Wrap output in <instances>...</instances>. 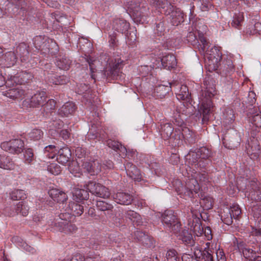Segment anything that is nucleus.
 <instances>
[{
	"label": "nucleus",
	"instance_id": "obj_50",
	"mask_svg": "<svg viewBox=\"0 0 261 261\" xmlns=\"http://www.w3.org/2000/svg\"><path fill=\"white\" fill-rule=\"evenodd\" d=\"M29 209L28 206L24 203L22 209H21V214L22 216H26L28 215Z\"/></svg>",
	"mask_w": 261,
	"mask_h": 261
},
{
	"label": "nucleus",
	"instance_id": "obj_10",
	"mask_svg": "<svg viewBox=\"0 0 261 261\" xmlns=\"http://www.w3.org/2000/svg\"><path fill=\"white\" fill-rule=\"evenodd\" d=\"M162 65L168 69H171L176 65L175 57L173 55H168L163 57L161 60Z\"/></svg>",
	"mask_w": 261,
	"mask_h": 261
},
{
	"label": "nucleus",
	"instance_id": "obj_30",
	"mask_svg": "<svg viewBox=\"0 0 261 261\" xmlns=\"http://www.w3.org/2000/svg\"><path fill=\"white\" fill-rule=\"evenodd\" d=\"M96 205L98 208L102 211H105L112 208V205L109 204L103 201H97Z\"/></svg>",
	"mask_w": 261,
	"mask_h": 261
},
{
	"label": "nucleus",
	"instance_id": "obj_42",
	"mask_svg": "<svg viewBox=\"0 0 261 261\" xmlns=\"http://www.w3.org/2000/svg\"><path fill=\"white\" fill-rule=\"evenodd\" d=\"M243 17H233L231 25L234 27H238L243 21Z\"/></svg>",
	"mask_w": 261,
	"mask_h": 261
},
{
	"label": "nucleus",
	"instance_id": "obj_7",
	"mask_svg": "<svg viewBox=\"0 0 261 261\" xmlns=\"http://www.w3.org/2000/svg\"><path fill=\"white\" fill-rule=\"evenodd\" d=\"M48 193L50 197L57 202L63 203L66 201L68 199L67 194L57 188H50Z\"/></svg>",
	"mask_w": 261,
	"mask_h": 261
},
{
	"label": "nucleus",
	"instance_id": "obj_51",
	"mask_svg": "<svg viewBox=\"0 0 261 261\" xmlns=\"http://www.w3.org/2000/svg\"><path fill=\"white\" fill-rule=\"evenodd\" d=\"M23 0H8V1L10 2L12 4H14L16 6L19 7L22 6L21 4V2Z\"/></svg>",
	"mask_w": 261,
	"mask_h": 261
},
{
	"label": "nucleus",
	"instance_id": "obj_9",
	"mask_svg": "<svg viewBox=\"0 0 261 261\" xmlns=\"http://www.w3.org/2000/svg\"><path fill=\"white\" fill-rule=\"evenodd\" d=\"M17 58L14 52L8 51L4 54L2 59V63L7 67L13 66L16 62Z\"/></svg>",
	"mask_w": 261,
	"mask_h": 261
},
{
	"label": "nucleus",
	"instance_id": "obj_23",
	"mask_svg": "<svg viewBox=\"0 0 261 261\" xmlns=\"http://www.w3.org/2000/svg\"><path fill=\"white\" fill-rule=\"evenodd\" d=\"M242 253L244 257L250 260L253 261V259L256 256V252L255 250H253L252 249H250L247 247H244L242 250Z\"/></svg>",
	"mask_w": 261,
	"mask_h": 261
},
{
	"label": "nucleus",
	"instance_id": "obj_56",
	"mask_svg": "<svg viewBox=\"0 0 261 261\" xmlns=\"http://www.w3.org/2000/svg\"><path fill=\"white\" fill-rule=\"evenodd\" d=\"M81 150V148H77L76 149H75V154H76V155L78 156L79 158H81L83 155H81V154H79V151H80V150Z\"/></svg>",
	"mask_w": 261,
	"mask_h": 261
},
{
	"label": "nucleus",
	"instance_id": "obj_12",
	"mask_svg": "<svg viewBox=\"0 0 261 261\" xmlns=\"http://www.w3.org/2000/svg\"><path fill=\"white\" fill-rule=\"evenodd\" d=\"M117 203L120 204L128 205L130 204L132 201V197L124 193H118L114 197Z\"/></svg>",
	"mask_w": 261,
	"mask_h": 261
},
{
	"label": "nucleus",
	"instance_id": "obj_62",
	"mask_svg": "<svg viewBox=\"0 0 261 261\" xmlns=\"http://www.w3.org/2000/svg\"><path fill=\"white\" fill-rule=\"evenodd\" d=\"M144 240L148 239V237H146V236H145L144 235Z\"/></svg>",
	"mask_w": 261,
	"mask_h": 261
},
{
	"label": "nucleus",
	"instance_id": "obj_11",
	"mask_svg": "<svg viewBox=\"0 0 261 261\" xmlns=\"http://www.w3.org/2000/svg\"><path fill=\"white\" fill-rule=\"evenodd\" d=\"M212 107V101L210 98H207L205 100H202L200 109L202 111L203 114V120H207L208 117L207 115L211 113V108Z\"/></svg>",
	"mask_w": 261,
	"mask_h": 261
},
{
	"label": "nucleus",
	"instance_id": "obj_19",
	"mask_svg": "<svg viewBox=\"0 0 261 261\" xmlns=\"http://www.w3.org/2000/svg\"><path fill=\"white\" fill-rule=\"evenodd\" d=\"M122 61L120 59H118L117 60H115V62L112 61L109 63V68L108 69V67L106 68V72H108L107 74L109 75V73L108 72L109 70H110V74H113V72L117 69H119L121 67Z\"/></svg>",
	"mask_w": 261,
	"mask_h": 261
},
{
	"label": "nucleus",
	"instance_id": "obj_8",
	"mask_svg": "<svg viewBox=\"0 0 261 261\" xmlns=\"http://www.w3.org/2000/svg\"><path fill=\"white\" fill-rule=\"evenodd\" d=\"M58 155L56 160L61 164H65L68 162L71 156V151L67 147H64L58 151Z\"/></svg>",
	"mask_w": 261,
	"mask_h": 261
},
{
	"label": "nucleus",
	"instance_id": "obj_59",
	"mask_svg": "<svg viewBox=\"0 0 261 261\" xmlns=\"http://www.w3.org/2000/svg\"><path fill=\"white\" fill-rule=\"evenodd\" d=\"M3 261H11L10 259H9V258H8L6 256H5V255L3 256Z\"/></svg>",
	"mask_w": 261,
	"mask_h": 261
},
{
	"label": "nucleus",
	"instance_id": "obj_64",
	"mask_svg": "<svg viewBox=\"0 0 261 261\" xmlns=\"http://www.w3.org/2000/svg\"><path fill=\"white\" fill-rule=\"evenodd\" d=\"M177 18V17H172V19H174V20H176Z\"/></svg>",
	"mask_w": 261,
	"mask_h": 261
},
{
	"label": "nucleus",
	"instance_id": "obj_26",
	"mask_svg": "<svg viewBox=\"0 0 261 261\" xmlns=\"http://www.w3.org/2000/svg\"><path fill=\"white\" fill-rule=\"evenodd\" d=\"M47 170L52 174L57 175L61 172V167L56 163H50L47 166Z\"/></svg>",
	"mask_w": 261,
	"mask_h": 261
},
{
	"label": "nucleus",
	"instance_id": "obj_25",
	"mask_svg": "<svg viewBox=\"0 0 261 261\" xmlns=\"http://www.w3.org/2000/svg\"><path fill=\"white\" fill-rule=\"evenodd\" d=\"M96 165L95 163H90V162H86L83 165V168L86 170L87 172L92 174H94L95 173H97L99 169H95V166Z\"/></svg>",
	"mask_w": 261,
	"mask_h": 261
},
{
	"label": "nucleus",
	"instance_id": "obj_3",
	"mask_svg": "<svg viewBox=\"0 0 261 261\" xmlns=\"http://www.w3.org/2000/svg\"><path fill=\"white\" fill-rule=\"evenodd\" d=\"M1 147L4 150L13 154L21 153L24 148V143L20 139H13L1 143Z\"/></svg>",
	"mask_w": 261,
	"mask_h": 261
},
{
	"label": "nucleus",
	"instance_id": "obj_36",
	"mask_svg": "<svg viewBox=\"0 0 261 261\" xmlns=\"http://www.w3.org/2000/svg\"><path fill=\"white\" fill-rule=\"evenodd\" d=\"M216 256L218 261H226V256L223 251L219 248L216 251Z\"/></svg>",
	"mask_w": 261,
	"mask_h": 261
},
{
	"label": "nucleus",
	"instance_id": "obj_54",
	"mask_svg": "<svg viewBox=\"0 0 261 261\" xmlns=\"http://www.w3.org/2000/svg\"><path fill=\"white\" fill-rule=\"evenodd\" d=\"M5 83L4 77L1 73H0V87L2 86Z\"/></svg>",
	"mask_w": 261,
	"mask_h": 261
},
{
	"label": "nucleus",
	"instance_id": "obj_49",
	"mask_svg": "<svg viewBox=\"0 0 261 261\" xmlns=\"http://www.w3.org/2000/svg\"><path fill=\"white\" fill-rule=\"evenodd\" d=\"M21 246L24 250L28 252H31L33 250V248L28 245L25 242L22 243Z\"/></svg>",
	"mask_w": 261,
	"mask_h": 261
},
{
	"label": "nucleus",
	"instance_id": "obj_44",
	"mask_svg": "<svg viewBox=\"0 0 261 261\" xmlns=\"http://www.w3.org/2000/svg\"><path fill=\"white\" fill-rule=\"evenodd\" d=\"M66 64H63L62 63V61H60L58 62V66L60 68L63 69V70H67L69 68V64L68 63V62L65 60Z\"/></svg>",
	"mask_w": 261,
	"mask_h": 261
},
{
	"label": "nucleus",
	"instance_id": "obj_31",
	"mask_svg": "<svg viewBox=\"0 0 261 261\" xmlns=\"http://www.w3.org/2000/svg\"><path fill=\"white\" fill-rule=\"evenodd\" d=\"M227 211L230 212L234 219L237 218L241 213V209L238 205H233L231 207L230 210H227Z\"/></svg>",
	"mask_w": 261,
	"mask_h": 261
},
{
	"label": "nucleus",
	"instance_id": "obj_34",
	"mask_svg": "<svg viewBox=\"0 0 261 261\" xmlns=\"http://www.w3.org/2000/svg\"><path fill=\"white\" fill-rule=\"evenodd\" d=\"M167 261H177L176 252L174 250H168L166 253Z\"/></svg>",
	"mask_w": 261,
	"mask_h": 261
},
{
	"label": "nucleus",
	"instance_id": "obj_33",
	"mask_svg": "<svg viewBox=\"0 0 261 261\" xmlns=\"http://www.w3.org/2000/svg\"><path fill=\"white\" fill-rule=\"evenodd\" d=\"M24 162L28 164H31L33 160V150L31 148H28L24 153Z\"/></svg>",
	"mask_w": 261,
	"mask_h": 261
},
{
	"label": "nucleus",
	"instance_id": "obj_24",
	"mask_svg": "<svg viewBox=\"0 0 261 261\" xmlns=\"http://www.w3.org/2000/svg\"><path fill=\"white\" fill-rule=\"evenodd\" d=\"M11 198L13 200H19L25 197V194L23 190H14L10 193Z\"/></svg>",
	"mask_w": 261,
	"mask_h": 261
},
{
	"label": "nucleus",
	"instance_id": "obj_5",
	"mask_svg": "<svg viewBox=\"0 0 261 261\" xmlns=\"http://www.w3.org/2000/svg\"><path fill=\"white\" fill-rule=\"evenodd\" d=\"M100 184L96 183L94 181H89L85 185V188L89 190V192L96 196L106 198H108L110 195V192L107 188H102V192H100L98 189Z\"/></svg>",
	"mask_w": 261,
	"mask_h": 261
},
{
	"label": "nucleus",
	"instance_id": "obj_55",
	"mask_svg": "<svg viewBox=\"0 0 261 261\" xmlns=\"http://www.w3.org/2000/svg\"><path fill=\"white\" fill-rule=\"evenodd\" d=\"M253 261H261V256H259L256 254V256H255L254 258L253 259Z\"/></svg>",
	"mask_w": 261,
	"mask_h": 261
},
{
	"label": "nucleus",
	"instance_id": "obj_27",
	"mask_svg": "<svg viewBox=\"0 0 261 261\" xmlns=\"http://www.w3.org/2000/svg\"><path fill=\"white\" fill-rule=\"evenodd\" d=\"M190 182L192 185H193L194 187L193 188L190 185H189V191H187V195L189 197H191V194H192L193 193V192H195V193H197L198 190H199V185L198 184L197 181L195 180V179H191L190 181Z\"/></svg>",
	"mask_w": 261,
	"mask_h": 261
},
{
	"label": "nucleus",
	"instance_id": "obj_17",
	"mask_svg": "<svg viewBox=\"0 0 261 261\" xmlns=\"http://www.w3.org/2000/svg\"><path fill=\"white\" fill-rule=\"evenodd\" d=\"M68 168L70 172L75 177H80L82 174V169L76 161H73L69 165Z\"/></svg>",
	"mask_w": 261,
	"mask_h": 261
},
{
	"label": "nucleus",
	"instance_id": "obj_1",
	"mask_svg": "<svg viewBox=\"0 0 261 261\" xmlns=\"http://www.w3.org/2000/svg\"><path fill=\"white\" fill-rule=\"evenodd\" d=\"M69 209L66 213H62L59 218L55 220L54 222L53 221L48 222V224L55 227L56 230L65 233H70L74 231L76 229L74 225L69 223L71 220L72 216H81L84 212L83 206L73 202H71L69 204Z\"/></svg>",
	"mask_w": 261,
	"mask_h": 261
},
{
	"label": "nucleus",
	"instance_id": "obj_14",
	"mask_svg": "<svg viewBox=\"0 0 261 261\" xmlns=\"http://www.w3.org/2000/svg\"><path fill=\"white\" fill-rule=\"evenodd\" d=\"M24 94V92L22 89L17 88L9 90L7 91L5 95L14 100L21 98Z\"/></svg>",
	"mask_w": 261,
	"mask_h": 261
},
{
	"label": "nucleus",
	"instance_id": "obj_46",
	"mask_svg": "<svg viewBox=\"0 0 261 261\" xmlns=\"http://www.w3.org/2000/svg\"><path fill=\"white\" fill-rule=\"evenodd\" d=\"M181 89L183 90L184 94H182V96L180 97L182 99H185L188 97L189 93L187 91V87L184 86L181 87Z\"/></svg>",
	"mask_w": 261,
	"mask_h": 261
},
{
	"label": "nucleus",
	"instance_id": "obj_52",
	"mask_svg": "<svg viewBox=\"0 0 261 261\" xmlns=\"http://www.w3.org/2000/svg\"><path fill=\"white\" fill-rule=\"evenodd\" d=\"M189 39L188 40L189 41H192L194 40H195L196 39V36L195 34H194L192 32H190L189 33Z\"/></svg>",
	"mask_w": 261,
	"mask_h": 261
},
{
	"label": "nucleus",
	"instance_id": "obj_15",
	"mask_svg": "<svg viewBox=\"0 0 261 261\" xmlns=\"http://www.w3.org/2000/svg\"><path fill=\"white\" fill-rule=\"evenodd\" d=\"M46 98L44 91H38L34 95V106H43Z\"/></svg>",
	"mask_w": 261,
	"mask_h": 261
},
{
	"label": "nucleus",
	"instance_id": "obj_6",
	"mask_svg": "<svg viewBox=\"0 0 261 261\" xmlns=\"http://www.w3.org/2000/svg\"><path fill=\"white\" fill-rule=\"evenodd\" d=\"M192 231L195 236H203L207 240L212 239V231L209 227L203 228L200 223H196L192 228Z\"/></svg>",
	"mask_w": 261,
	"mask_h": 261
},
{
	"label": "nucleus",
	"instance_id": "obj_37",
	"mask_svg": "<svg viewBox=\"0 0 261 261\" xmlns=\"http://www.w3.org/2000/svg\"><path fill=\"white\" fill-rule=\"evenodd\" d=\"M23 203H24L22 202H19L16 204V205L15 206V212L13 213H11L10 214V216H14L16 214H21V209H22V207H23Z\"/></svg>",
	"mask_w": 261,
	"mask_h": 261
},
{
	"label": "nucleus",
	"instance_id": "obj_58",
	"mask_svg": "<svg viewBox=\"0 0 261 261\" xmlns=\"http://www.w3.org/2000/svg\"><path fill=\"white\" fill-rule=\"evenodd\" d=\"M140 17H133V21L135 22H138V21H139V19Z\"/></svg>",
	"mask_w": 261,
	"mask_h": 261
},
{
	"label": "nucleus",
	"instance_id": "obj_40",
	"mask_svg": "<svg viewBox=\"0 0 261 261\" xmlns=\"http://www.w3.org/2000/svg\"><path fill=\"white\" fill-rule=\"evenodd\" d=\"M173 128L170 124H166L164 126L163 131L166 134L167 136H170L172 133Z\"/></svg>",
	"mask_w": 261,
	"mask_h": 261
},
{
	"label": "nucleus",
	"instance_id": "obj_41",
	"mask_svg": "<svg viewBox=\"0 0 261 261\" xmlns=\"http://www.w3.org/2000/svg\"><path fill=\"white\" fill-rule=\"evenodd\" d=\"M199 258L200 257H193V256L189 254H185L182 256L183 261H199Z\"/></svg>",
	"mask_w": 261,
	"mask_h": 261
},
{
	"label": "nucleus",
	"instance_id": "obj_13",
	"mask_svg": "<svg viewBox=\"0 0 261 261\" xmlns=\"http://www.w3.org/2000/svg\"><path fill=\"white\" fill-rule=\"evenodd\" d=\"M89 194L87 191L79 188H75L73 191V199L77 202L82 201L88 198Z\"/></svg>",
	"mask_w": 261,
	"mask_h": 261
},
{
	"label": "nucleus",
	"instance_id": "obj_21",
	"mask_svg": "<svg viewBox=\"0 0 261 261\" xmlns=\"http://www.w3.org/2000/svg\"><path fill=\"white\" fill-rule=\"evenodd\" d=\"M213 199L210 196H205L200 201V204L205 210L211 209L213 207Z\"/></svg>",
	"mask_w": 261,
	"mask_h": 261
},
{
	"label": "nucleus",
	"instance_id": "obj_18",
	"mask_svg": "<svg viewBox=\"0 0 261 261\" xmlns=\"http://www.w3.org/2000/svg\"><path fill=\"white\" fill-rule=\"evenodd\" d=\"M75 110V106L73 103L68 102L65 103L60 109V113L64 116L72 113Z\"/></svg>",
	"mask_w": 261,
	"mask_h": 261
},
{
	"label": "nucleus",
	"instance_id": "obj_35",
	"mask_svg": "<svg viewBox=\"0 0 261 261\" xmlns=\"http://www.w3.org/2000/svg\"><path fill=\"white\" fill-rule=\"evenodd\" d=\"M108 145L114 150L120 149L122 147L121 144L119 142L112 140H109L108 142Z\"/></svg>",
	"mask_w": 261,
	"mask_h": 261
},
{
	"label": "nucleus",
	"instance_id": "obj_47",
	"mask_svg": "<svg viewBox=\"0 0 261 261\" xmlns=\"http://www.w3.org/2000/svg\"><path fill=\"white\" fill-rule=\"evenodd\" d=\"M60 135L65 140L68 139L69 137V132L66 129L61 130Z\"/></svg>",
	"mask_w": 261,
	"mask_h": 261
},
{
	"label": "nucleus",
	"instance_id": "obj_29",
	"mask_svg": "<svg viewBox=\"0 0 261 261\" xmlns=\"http://www.w3.org/2000/svg\"><path fill=\"white\" fill-rule=\"evenodd\" d=\"M126 170L127 172L132 178L137 180L139 179L140 172L135 166H133L130 169Z\"/></svg>",
	"mask_w": 261,
	"mask_h": 261
},
{
	"label": "nucleus",
	"instance_id": "obj_43",
	"mask_svg": "<svg viewBox=\"0 0 261 261\" xmlns=\"http://www.w3.org/2000/svg\"><path fill=\"white\" fill-rule=\"evenodd\" d=\"M43 136V132L40 129H36L34 131V140H39Z\"/></svg>",
	"mask_w": 261,
	"mask_h": 261
},
{
	"label": "nucleus",
	"instance_id": "obj_32",
	"mask_svg": "<svg viewBox=\"0 0 261 261\" xmlns=\"http://www.w3.org/2000/svg\"><path fill=\"white\" fill-rule=\"evenodd\" d=\"M221 216L222 221L225 224L229 225L232 223V218H233L231 214H230V212H229V211H227L226 215H225V214H222Z\"/></svg>",
	"mask_w": 261,
	"mask_h": 261
},
{
	"label": "nucleus",
	"instance_id": "obj_39",
	"mask_svg": "<svg viewBox=\"0 0 261 261\" xmlns=\"http://www.w3.org/2000/svg\"><path fill=\"white\" fill-rule=\"evenodd\" d=\"M51 82L55 85H60L64 84L65 83V80H64V76H57L55 79L51 78Z\"/></svg>",
	"mask_w": 261,
	"mask_h": 261
},
{
	"label": "nucleus",
	"instance_id": "obj_61",
	"mask_svg": "<svg viewBox=\"0 0 261 261\" xmlns=\"http://www.w3.org/2000/svg\"><path fill=\"white\" fill-rule=\"evenodd\" d=\"M206 150V148H201V151H205Z\"/></svg>",
	"mask_w": 261,
	"mask_h": 261
},
{
	"label": "nucleus",
	"instance_id": "obj_53",
	"mask_svg": "<svg viewBox=\"0 0 261 261\" xmlns=\"http://www.w3.org/2000/svg\"><path fill=\"white\" fill-rule=\"evenodd\" d=\"M200 41L203 44V51H204L206 46H207V44L206 43V41L204 38H201L200 39Z\"/></svg>",
	"mask_w": 261,
	"mask_h": 261
},
{
	"label": "nucleus",
	"instance_id": "obj_48",
	"mask_svg": "<svg viewBox=\"0 0 261 261\" xmlns=\"http://www.w3.org/2000/svg\"><path fill=\"white\" fill-rule=\"evenodd\" d=\"M21 246L24 250L28 252H31L33 250V248L28 245L25 242L22 243Z\"/></svg>",
	"mask_w": 261,
	"mask_h": 261
},
{
	"label": "nucleus",
	"instance_id": "obj_60",
	"mask_svg": "<svg viewBox=\"0 0 261 261\" xmlns=\"http://www.w3.org/2000/svg\"><path fill=\"white\" fill-rule=\"evenodd\" d=\"M102 188H106V187L103 186H102V185H100L99 187V188L98 189V190L100 192H102V190L101 189Z\"/></svg>",
	"mask_w": 261,
	"mask_h": 261
},
{
	"label": "nucleus",
	"instance_id": "obj_20",
	"mask_svg": "<svg viewBox=\"0 0 261 261\" xmlns=\"http://www.w3.org/2000/svg\"><path fill=\"white\" fill-rule=\"evenodd\" d=\"M58 150L54 145H49L44 148V153L49 159H54L58 152Z\"/></svg>",
	"mask_w": 261,
	"mask_h": 261
},
{
	"label": "nucleus",
	"instance_id": "obj_45",
	"mask_svg": "<svg viewBox=\"0 0 261 261\" xmlns=\"http://www.w3.org/2000/svg\"><path fill=\"white\" fill-rule=\"evenodd\" d=\"M22 106L25 108H31L32 106V101L31 99H25L23 101Z\"/></svg>",
	"mask_w": 261,
	"mask_h": 261
},
{
	"label": "nucleus",
	"instance_id": "obj_4",
	"mask_svg": "<svg viewBox=\"0 0 261 261\" xmlns=\"http://www.w3.org/2000/svg\"><path fill=\"white\" fill-rule=\"evenodd\" d=\"M163 224L172 230H176L179 227V223L174 213L171 211H166L162 216Z\"/></svg>",
	"mask_w": 261,
	"mask_h": 261
},
{
	"label": "nucleus",
	"instance_id": "obj_38",
	"mask_svg": "<svg viewBox=\"0 0 261 261\" xmlns=\"http://www.w3.org/2000/svg\"><path fill=\"white\" fill-rule=\"evenodd\" d=\"M47 110H53L55 109L56 106V102L53 99H49L47 102L43 105Z\"/></svg>",
	"mask_w": 261,
	"mask_h": 261
},
{
	"label": "nucleus",
	"instance_id": "obj_28",
	"mask_svg": "<svg viewBox=\"0 0 261 261\" xmlns=\"http://www.w3.org/2000/svg\"><path fill=\"white\" fill-rule=\"evenodd\" d=\"M181 239L184 242L188 244H191L193 242L192 234L186 230L182 231Z\"/></svg>",
	"mask_w": 261,
	"mask_h": 261
},
{
	"label": "nucleus",
	"instance_id": "obj_16",
	"mask_svg": "<svg viewBox=\"0 0 261 261\" xmlns=\"http://www.w3.org/2000/svg\"><path fill=\"white\" fill-rule=\"evenodd\" d=\"M14 167V164L10 158L6 155H0V168L6 170H12Z\"/></svg>",
	"mask_w": 261,
	"mask_h": 261
},
{
	"label": "nucleus",
	"instance_id": "obj_22",
	"mask_svg": "<svg viewBox=\"0 0 261 261\" xmlns=\"http://www.w3.org/2000/svg\"><path fill=\"white\" fill-rule=\"evenodd\" d=\"M127 215L134 225H138L142 223L141 217L137 213L134 211H129L127 213Z\"/></svg>",
	"mask_w": 261,
	"mask_h": 261
},
{
	"label": "nucleus",
	"instance_id": "obj_57",
	"mask_svg": "<svg viewBox=\"0 0 261 261\" xmlns=\"http://www.w3.org/2000/svg\"><path fill=\"white\" fill-rule=\"evenodd\" d=\"M206 257H207V261H213V257L210 253H208V254H207V256Z\"/></svg>",
	"mask_w": 261,
	"mask_h": 261
},
{
	"label": "nucleus",
	"instance_id": "obj_63",
	"mask_svg": "<svg viewBox=\"0 0 261 261\" xmlns=\"http://www.w3.org/2000/svg\"><path fill=\"white\" fill-rule=\"evenodd\" d=\"M2 52H3L2 49V48L0 47V55L2 53Z\"/></svg>",
	"mask_w": 261,
	"mask_h": 261
},
{
	"label": "nucleus",
	"instance_id": "obj_2",
	"mask_svg": "<svg viewBox=\"0 0 261 261\" xmlns=\"http://www.w3.org/2000/svg\"><path fill=\"white\" fill-rule=\"evenodd\" d=\"M220 57V53L216 47H214L211 50L206 51L205 62L209 70H215L217 69Z\"/></svg>",
	"mask_w": 261,
	"mask_h": 261
}]
</instances>
